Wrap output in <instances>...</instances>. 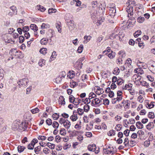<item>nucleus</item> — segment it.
<instances>
[{
    "mask_svg": "<svg viewBox=\"0 0 155 155\" xmlns=\"http://www.w3.org/2000/svg\"><path fill=\"white\" fill-rule=\"evenodd\" d=\"M122 93L121 91H119L117 93V97L112 99V102L113 104L116 103L117 101L119 102L122 99Z\"/></svg>",
    "mask_w": 155,
    "mask_h": 155,
    "instance_id": "f257e3e1",
    "label": "nucleus"
},
{
    "mask_svg": "<svg viewBox=\"0 0 155 155\" xmlns=\"http://www.w3.org/2000/svg\"><path fill=\"white\" fill-rule=\"evenodd\" d=\"M28 80L27 78H24L19 80L18 82L20 87H25L26 86L28 83Z\"/></svg>",
    "mask_w": 155,
    "mask_h": 155,
    "instance_id": "f03ea898",
    "label": "nucleus"
},
{
    "mask_svg": "<svg viewBox=\"0 0 155 155\" xmlns=\"http://www.w3.org/2000/svg\"><path fill=\"white\" fill-rule=\"evenodd\" d=\"M101 100L98 98H96L93 99L91 101V105L93 106L97 107L99 106V104L101 102Z\"/></svg>",
    "mask_w": 155,
    "mask_h": 155,
    "instance_id": "7ed1b4c3",
    "label": "nucleus"
},
{
    "mask_svg": "<svg viewBox=\"0 0 155 155\" xmlns=\"http://www.w3.org/2000/svg\"><path fill=\"white\" fill-rule=\"evenodd\" d=\"M126 11L128 13V16L129 17L133 15V8L131 5H129L127 6L126 8Z\"/></svg>",
    "mask_w": 155,
    "mask_h": 155,
    "instance_id": "20e7f679",
    "label": "nucleus"
},
{
    "mask_svg": "<svg viewBox=\"0 0 155 155\" xmlns=\"http://www.w3.org/2000/svg\"><path fill=\"white\" fill-rule=\"evenodd\" d=\"M97 148L95 144H93L92 145H89L88 147V150L92 151H95L96 153H98L99 152V148H98L97 150H96Z\"/></svg>",
    "mask_w": 155,
    "mask_h": 155,
    "instance_id": "39448f33",
    "label": "nucleus"
},
{
    "mask_svg": "<svg viewBox=\"0 0 155 155\" xmlns=\"http://www.w3.org/2000/svg\"><path fill=\"white\" fill-rule=\"evenodd\" d=\"M20 124V123L18 121H16L14 122L12 124V129L14 130H15L18 129H19L20 130L21 129L19 127H21V125H22V124L21 123L20 124Z\"/></svg>",
    "mask_w": 155,
    "mask_h": 155,
    "instance_id": "423d86ee",
    "label": "nucleus"
},
{
    "mask_svg": "<svg viewBox=\"0 0 155 155\" xmlns=\"http://www.w3.org/2000/svg\"><path fill=\"white\" fill-rule=\"evenodd\" d=\"M141 76L138 75L137 74L134 75L132 77V79L133 80L134 82L136 83V84H139V82H140V80L141 79Z\"/></svg>",
    "mask_w": 155,
    "mask_h": 155,
    "instance_id": "0eeeda50",
    "label": "nucleus"
},
{
    "mask_svg": "<svg viewBox=\"0 0 155 155\" xmlns=\"http://www.w3.org/2000/svg\"><path fill=\"white\" fill-rule=\"evenodd\" d=\"M104 152L105 154H113L114 152V148L112 147H108L107 148L104 149Z\"/></svg>",
    "mask_w": 155,
    "mask_h": 155,
    "instance_id": "6e6552de",
    "label": "nucleus"
},
{
    "mask_svg": "<svg viewBox=\"0 0 155 155\" xmlns=\"http://www.w3.org/2000/svg\"><path fill=\"white\" fill-rule=\"evenodd\" d=\"M124 37V34H122L121 32H119V34L115 35L112 34L110 37V39L111 38H114L116 39H122Z\"/></svg>",
    "mask_w": 155,
    "mask_h": 155,
    "instance_id": "1a4fd4ad",
    "label": "nucleus"
},
{
    "mask_svg": "<svg viewBox=\"0 0 155 155\" xmlns=\"http://www.w3.org/2000/svg\"><path fill=\"white\" fill-rule=\"evenodd\" d=\"M94 90L96 94L99 95L103 94L104 92L102 88H101L98 86L95 87Z\"/></svg>",
    "mask_w": 155,
    "mask_h": 155,
    "instance_id": "9d476101",
    "label": "nucleus"
},
{
    "mask_svg": "<svg viewBox=\"0 0 155 155\" xmlns=\"http://www.w3.org/2000/svg\"><path fill=\"white\" fill-rule=\"evenodd\" d=\"M99 15V13L97 11L94 10L91 15V18L93 20H96L100 16Z\"/></svg>",
    "mask_w": 155,
    "mask_h": 155,
    "instance_id": "9b49d317",
    "label": "nucleus"
},
{
    "mask_svg": "<svg viewBox=\"0 0 155 155\" xmlns=\"http://www.w3.org/2000/svg\"><path fill=\"white\" fill-rule=\"evenodd\" d=\"M67 22L69 29L70 30H73L75 28V25L73 22L71 21H67Z\"/></svg>",
    "mask_w": 155,
    "mask_h": 155,
    "instance_id": "f8f14e48",
    "label": "nucleus"
},
{
    "mask_svg": "<svg viewBox=\"0 0 155 155\" xmlns=\"http://www.w3.org/2000/svg\"><path fill=\"white\" fill-rule=\"evenodd\" d=\"M70 118L71 121L73 122L77 120L78 119L77 111H74L73 112L72 115L70 117Z\"/></svg>",
    "mask_w": 155,
    "mask_h": 155,
    "instance_id": "ddd939ff",
    "label": "nucleus"
},
{
    "mask_svg": "<svg viewBox=\"0 0 155 155\" xmlns=\"http://www.w3.org/2000/svg\"><path fill=\"white\" fill-rule=\"evenodd\" d=\"M96 94L93 92L90 93L89 95V98L87 99V101L90 103L93 99L95 98L96 97Z\"/></svg>",
    "mask_w": 155,
    "mask_h": 155,
    "instance_id": "4468645a",
    "label": "nucleus"
},
{
    "mask_svg": "<svg viewBox=\"0 0 155 155\" xmlns=\"http://www.w3.org/2000/svg\"><path fill=\"white\" fill-rule=\"evenodd\" d=\"M63 125L65 128L68 129L70 128L71 126V123L70 121L68 120H65Z\"/></svg>",
    "mask_w": 155,
    "mask_h": 155,
    "instance_id": "2eb2a0df",
    "label": "nucleus"
},
{
    "mask_svg": "<svg viewBox=\"0 0 155 155\" xmlns=\"http://www.w3.org/2000/svg\"><path fill=\"white\" fill-rule=\"evenodd\" d=\"M134 72L138 74H142L144 73V71L142 69V68L139 67V68H136L134 70Z\"/></svg>",
    "mask_w": 155,
    "mask_h": 155,
    "instance_id": "dca6fc26",
    "label": "nucleus"
},
{
    "mask_svg": "<svg viewBox=\"0 0 155 155\" xmlns=\"http://www.w3.org/2000/svg\"><path fill=\"white\" fill-rule=\"evenodd\" d=\"M116 12V10L115 7H110L109 10V13L111 15L114 16L115 15V14Z\"/></svg>",
    "mask_w": 155,
    "mask_h": 155,
    "instance_id": "f3484780",
    "label": "nucleus"
},
{
    "mask_svg": "<svg viewBox=\"0 0 155 155\" xmlns=\"http://www.w3.org/2000/svg\"><path fill=\"white\" fill-rule=\"evenodd\" d=\"M97 19V26H99L101 25L104 21V17H99Z\"/></svg>",
    "mask_w": 155,
    "mask_h": 155,
    "instance_id": "a211bd4d",
    "label": "nucleus"
},
{
    "mask_svg": "<svg viewBox=\"0 0 155 155\" xmlns=\"http://www.w3.org/2000/svg\"><path fill=\"white\" fill-rule=\"evenodd\" d=\"M75 76L74 72L73 71H70L68 73L67 77L70 79L74 78Z\"/></svg>",
    "mask_w": 155,
    "mask_h": 155,
    "instance_id": "6ab92c4d",
    "label": "nucleus"
},
{
    "mask_svg": "<svg viewBox=\"0 0 155 155\" xmlns=\"http://www.w3.org/2000/svg\"><path fill=\"white\" fill-rule=\"evenodd\" d=\"M36 9L42 12H44L46 10V9L44 7L40 5H38L36 6Z\"/></svg>",
    "mask_w": 155,
    "mask_h": 155,
    "instance_id": "aec40b11",
    "label": "nucleus"
},
{
    "mask_svg": "<svg viewBox=\"0 0 155 155\" xmlns=\"http://www.w3.org/2000/svg\"><path fill=\"white\" fill-rule=\"evenodd\" d=\"M55 26L58 29V31L60 33L61 32V23L59 21L57 22L55 24Z\"/></svg>",
    "mask_w": 155,
    "mask_h": 155,
    "instance_id": "412c9836",
    "label": "nucleus"
},
{
    "mask_svg": "<svg viewBox=\"0 0 155 155\" xmlns=\"http://www.w3.org/2000/svg\"><path fill=\"white\" fill-rule=\"evenodd\" d=\"M140 83L143 86L146 87L147 88H149L150 87L149 84L146 81H140Z\"/></svg>",
    "mask_w": 155,
    "mask_h": 155,
    "instance_id": "4be33fe9",
    "label": "nucleus"
},
{
    "mask_svg": "<svg viewBox=\"0 0 155 155\" xmlns=\"http://www.w3.org/2000/svg\"><path fill=\"white\" fill-rule=\"evenodd\" d=\"M30 28L33 30L34 32L37 31L38 30V28L35 24H31L30 26Z\"/></svg>",
    "mask_w": 155,
    "mask_h": 155,
    "instance_id": "5701e85b",
    "label": "nucleus"
},
{
    "mask_svg": "<svg viewBox=\"0 0 155 155\" xmlns=\"http://www.w3.org/2000/svg\"><path fill=\"white\" fill-rule=\"evenodd\" d=\"M81 122L79 121L77 122L76 124L74 126V128L77 130H80L81 128Z\"/></svg>",
    "mask_w": 155,
    "mask_h": 155,
    "instance_id": "b1692460",
    "label": "nucleus"
},
{
    "mask_svg": "<svg viewBox=\"0 0 155 155\" xmlns=\"http://www.w3.org/2000/svg\"><path fill=\"white\" fill-rule=\"evenodd\" d=\"M127 4L129 5H132V6H136V5L135 2L132 0H128Z\"/></svg>",
    "mask_w": 155,
    "mask_h": 155,
    "instance_id": "393cba45",
    "label": "nucleus"
},
{
    "mask_svg": "<svg viewBox=\"0 0 155 155\" xmlns=\"http://www.w3.org/2000/svg\"><path fill=\"white\" fill-rule=\"evenodd\" d=\"M60 134L63 136H65L67 132L66 130L64 128H61L60 130Z\"/></svg>",
    "mask_w": 155,
    "mask_h": 155,
    "instance_id": "a878e982",
    "label": "nucleus"
},
{
    "mask_svg": "<svg viewBox=\"0 0 155 155\" xmlns=\"http://www.w3.org/2000/svg\"><path fill=\"white\" fill-rule=\"evenodd\" d=\"M49 25L47 23H43L41 26V28L42 29H47L49 28Z\"/></svg>",
    "mask_w": 155,
    "mask_h": 155,
    "instance_id": "bb28decb",
    "label": "nucleus"
},
{
    "mask_svg": "<svg viewBox=\"0 0 155 155\" xmlns=\"http://www.w3.org/2000/svg\"><path fill=\"white\" fill-rule=\"evenodd\" d=\"M129 141L127 138L126 137L124 139V144L125 147H129Z\"/></svg>",
    "mask_w": 155,
    "mask_h": 155,
    "instance_id": "cd10ccee",
    "label": "nucleus"
},
{
    "mask_svg": "<svg viewBox=\"0 0 155 155\" xmlns=\"http://www.w3.org/2000/svg\"><path fill=\"white\" fill-rule=\"evenodd\" d=\"M154 102H151L150 104L147 103L146 106L149 109L152 108L154 106Z\"/></svg>",
    "mask_w": 155,
    "mask_h": 155,
    "instance_id": "c85d7f7f",
    "label": "nucleus"
},
{
    "mask_svg": "<svg viewBox=\"0 0 155 155\" xmlns=\"http://www.w3.org/2000/svg\"><path fill=\"white\" fill-rule=\"evenodd\" d=\"M108 57L110 59H113L115 56V53L113 51H111V53L107 54Z\"/></svg>",
    "mask_w": 155,
    "mask_h": 155,
    "instance_id": "c756f323",
    "label": "nucleus"
},
{
    "mask_svg": "<svg viewBox=\"0 0 155 155\" xmlns=\"http://www.w3.org/2000/svg\"><path fill=\"white\" fill-rule=\"evenodd\" d=\"M78 83L73 81H72L70 82V86L71 87L74 88L75 87L78 86Z\"/></svg>",
    "mask_w": 155,
    "mask_h": 155,
    "instance_id": "7c9ffc66",
    "label": "nucleus"
},
{
    "mask_svg": "<svg viewBox=\"0 0 155 155\" xmlns=\"http://www.w3.org/2000/svg\"><path fill=\"white\" fill-rule=\"evenodd\" d=\"M115 131L113 130H110L107 133V135L109 136H114L115 134Z\"/></svg>",
    "mask_w": 155,
    "mask_h": 155,
    "instance_id": "2f4dec72",
    "label": "nucleus"
},
{
    "mask_svg": "<svg viewBox=\"0 0 155 155\" xmlns=\"http://www.w3.org/2000/svg\"><path fill=\"white\" fill-rule=\"evenodd\" d=\"M146 64L144 62H140L139 61L137 62V65L139 67L142 68L145 66Z\"/></svg>",
    "mask_w": 155,
    "mask_h": 155,
    "instance_id": "473e14b6",
    "label": "nucleus"
},
{
    "mask_svg": "<svg viewBox=\"0 0 155 155\" xmlns=\"http://www.w3.org/2000/svg\"><path fill=\"white\" fill-rule=\"evenodd\" d=\"M57 55L56 52L54 51L52 52V55L50 58V61H52L54 60L56 57Z\"/></svg>",
    "mask_w": 155,
    "mask_h": 155,
    "instance_id": "72a5a7b5",
    "label": "nucleus"
},
{
    "mask_svg": "<svg viewBox=\"0 0 155 155\" xmlns=\"http://www.w3.org/2000/svg\"><path fill=\"white\" fill-rule=\"evenodd\" d=\"M136 125L137 128L139 129H142L143 127V125L141 122L139 121L137 122L136 123Z\"/></svg>",
    "mask_w": 155,
    "mask_h": 155,
    "instance_id": "f704fd0d",
    "label": "nucleus"
},
{
    "mask_svg": "<svg viewBox=\"0 0 155 155\" xmlns=\"http://www.w3.org/2000/svg\"><path fill=\"white\" fill-rule=\"evenodd\" d=\"M119 54L120 55L119 58H124L126 56V54L124 52L122 51H121L119 52Z\"/></svg>",
    "mask_w": 155,
    "mask_h": 155,
    "instance_id": "c9c22d12",
    "label": "nucleus"
},
{
    "mask_svg": "<svg viewBox=\"0 0 155 155\" xmlns=\"http://www.w3.org/2000/svg\"><path fill=\"white\" fill-rule=\"evenodd\" d=\"M76 64L78 68V69H80L82 68L83 63L82 62H81L80 61H77L76 63Z\"/></svg>",
    "mask_w": 155,
    "mask_h": 155,
    "instance_id": "e433bc0d",
    "label": "nucleus"
},
{
    "mask_svg": "<svg viewBox=\"0 0 155 155\" xmlns=\"http://www.w3.org/2000/svg\"><path fill=\"white\" fill-rule=\"evenodd\" d=\"M46 145L51 148V149H53L55 148V145L53 143H48L46 144Z\"/></svg>",
    "mask_w": 155,
    "mask_h": 155,
    "instance_id": "4c0bfd02",
    "label": "nucleus"
},
{
    "mask_svg": "<svg viewBox=\"0 0 155 155\" xmlns=\"http://www.w3.org/2000/svg\"><path fill=\"white\" fill-rule=\"evenodd\" d=\"M137 101L140 102V103H142L144 99L143 96L140 95L137 98Z\"/></svg>",
    "mask_w": 155,
    "mask_h": 155,
    "instance_id": "58836bf2",
    "label": "nucleus"
},
{
    "mask_svg": "<svg viewBox=\"0 0 155 155\" xmlns=\"http://www.w3.org/2000/svg\"><path fill=\"white\" fill-rule=\"evenodd\" d=\"M45 60L41 59H40L39 61L38 64L41 67L43 66L44 65H45Z\"/></svg>",
    "mask_w": 155,
    "mask_h": 155,
    "instance_id": "ea45409f",
    "label": "nucleus"
},
{
    "mask_svg": "<svg viewBox=\"0 0 155 155\" xmlns=\"http://www.w3.org/2000/svg\"><path fill=\"white\" fill-rule=\"evenodd\" d=\"M10 8L12 10L13 13H15L16 15L17 13V10L16 7L15 6H12L10 7Z\"/></svg>",
    "mask_w": 155,
    "mask_h": 155,
    "instance_id": "a19ab883",
    "label": "nucleus"
},
{
    "mask_svg": "<svg viewBox=\"0 0 155 155\" xmlns=\"http://www.w3.org/2000/svg\"><path fill=\"white\" fill-rule=\"evenodd\" d=\"M47 51V49L46 48H42L40 49L39 52L40 53L44 55H45L46 54Z\"/></svg>",
    "mask_w": 155,
    "mask_h": 155,
    "instance_id": "79ce46f5",
    "label": "nucleus"
},
{
    "mask_svg": "<svg viewBox=\"0 0 155 155\" xmlns=\"http://www.w3.org/2000/svg\"><path fill=\"white\" fill-rule=\"evenodd\" d=\"M53 30L51 29H50L48 30L47 33L48 36V38H51L53 37Z\"/></svg>",
    "mask_w": 155,
    "mask_h": 155,
    "instance_id": "37998d69",
    "label": "nucleus"
},
{
    "mask_svg": "<svg viewBox=\"0 0 155 155\" xmlns=\"http://www.w3.org/2000/svg\"><path fill=\"white\" fill-rule=\"evenodd\" d=\"M136 144V142L135 141L130 140L129 141V147H133L135 146Z\"/></svg>",
    "mask_w": 155,
    "mask_h": 155,
    "instance_id": "c03bdc74",
    "label": "nucleus"
},
{
    "mask_svg": "<svg viewBox=\"0 0 155 155\" xmlns=\"http://www.w3.org/2000/svg\"><path fill=\"white\" fill-rule=\"evenodd\" d=\"M52 125V127L55 129H57L59 126V124L56 121H54Z\"/></svg>",
    "mask_w": 155,
    "mask_h": 155,
    "instance_id": "a18cd8bd",
    "label": "nucleus"
},
{
    "mask_svg": "<svg viewBox=\"0 0 155 155\" xmlns=\"http://www.w3.org/2000/svg\"><path fill=\"white\" fill-rule=\"evenodd\" d=\"M41 150V147L40 146H38L35 147L34 149V151L36 154L39 153V152Z\"/></svg>",
    "mask_w": 155,
    "mask_h": 155,
    "instance_id": "49530a36",
    "label": "nucleus"
},
{
    "mask_svg": "<svg viewBox=\"0 0 155 155\" xmlns=\"http://www.w3.org/2000/svg\"><path fill=\"white\" fill-rule=\"evenodd\" d=\"M141 33V31L138 30L136 31L134 34V36L135 38L137 37L139 35H140Z\"/></svg>",
    "mask_w": 155,
    "mask_h": 155,
    "instance_id": "de8ad7c7",
    "label": "nucleus"
},
{
    "mask_svg": "<svg viewBox=\"0 0 155 155\" xmlns=\"http://www.w3.org/2000/svg\"><path fill=\"white\" fill-rule=\"evenodd\" d=\"M76 99L72 95L69 96V101L71 103H73Z\"/></svg>",
    "mask_w": 155,
    "mask_h": 155,
    "instance_id": "09e8293b",
    "label": "nucleus"
},
{
    "mask_svg": "<svg viewBox=\"0 0 155 155\" xmlns=\"http://www.w3.org/2000/svg\"><path fill=\"white\" fill-rule=\"evenodd\" d=\"M147 78L149 81H150L153 82L154 80V78L153 77H152L151 75L148 74H147Z\"/></svg>",
    "mask_w": 155,
    "mask_h": 155,
    "instance_id": "8fccbe9b",
    "label": "nucleus"
},
{
    "mask_svg": "<svg viewBox=\"0 0 155 155\" xmlns=\"http://www.w3.org/2000/svg\"><path fill=\"white\" fill-rule=\"evenodd\" d=\"M43 152L45 154H48L50 152V150L48 148L45 147L43 149Z\"/></svg>",
    "mask_w": 155,
    "mask_h": 155,
    "instance_id": "3c124183",
    "label": "nucleus"
},
{
    "mask_svg": "<svg viewBox=\"0 0 155 155\" xmlns=\"http://www.w3.org/2000/svg\"><path fill=\"white\" fill-rule=\"evenodd\" d=\"M132 85L131 84H129L128 85L126 84L123 87V89L129 90H130V88L132 87Z\"/></svg>",
    "mask_w": 155,
    "mask_h": 155,
    "instance_id": "603ef678",
    "label": "nucleus"
},
{
    "mask_svg": "<svg viewBox=\"0 0 155 155\" xmlns=\"http://www.w3.org/2000/svg\"><path fill=\"white\" fill-rule=\"evenodd\" d=\"M73 3L76 4V5L77 6H80L81 4V2L79 0H73Z\"/></svg>",
    "mask_w": 155,
    "mask_h": 155,
    "instance_id": "864d4df0",
    "label": "nucleus"
},
{
    "mask_svg": "<svg viewBox=\"0 0 155 155\" xmlns=\"http://www.w3.org/2000/svg\"><path fill=\"white\" fill-rule=\"evenodd\" d=\"M145 18L143 17H139L137 19V21L140 23H143L144 20Z\"/></svg>",
    "mask_w": 155,
    "mask_h": 155,
    "instance_id": "5fc2aeb1",
    "label": "nucleus"
},
{
    "mask_svg": "<svg viewBox=\"0 0 155 155\" xmlns=\"http://www.w3.org/2000/svg\"><path fill=\"white\" fill-rule=\"evenodd\" d=\"M84 110L81 108H78L77 109V113H78L79 115H82L84 112Z\"/></svg>",
    "mask_w": 155,
    "mask_h": 155,
    "instance_id": "6e6d98bb",
    "label": "nucleus"
},
{
    "mask_svg": "<svg viewBox=\"0 0 155 155\" xmlns=\"http://www.w3.org/2000/svg\"><path fill=\"white\" fill-rule=\"evenodd\" d=\"M33 142H31V143L29 144L28 146V148L29 149L33 150L34 148V145Z\"/></svg>",
    "mask_w": 155,
    "mask_h": 155,
    "instance_id": "4d7b16f0",
    "label": "nucleus"
},
{
    "mask_svg": "<svg viewBox=\"0 0 155 155\" xmlns=\"http://www.w3.org/2000/svg\"><path fill=\"white\" fill-rule=\"evenodd\" d=\"M25 149V147L24 146H19L18 147V150L20 153L23 151Z\"/></svg>",
    "mask_w": 155,
    "mask_h": 155,
    "instance_id": "13d9d810",
    "label": "nucleus"
},
{
    "mask_svg": "<svg viewBox=\"0 0 155 155\" xmlns=\"http://www.w3.org/2000/svg\"><path fill=\"white\" fill-rule=\"evenodd\" d=\"M56 9L53 8H50L48 10V13L49 14H51L53 13H55L56 12Z\"/></svg>",
    "mask_w": 155,
    "mask_h": 155,
    "instance_id": "bf43d9fd",
    "label": "nucleus"
},
{
    "mask_svg": "<svg viewBox=\"0 0 155 155\" xmlns=\"http://www.w3.org/2000/svg\"><path fill=\"white\" fill-rule=\"evenodd\" d=\"M124 82V81L121 78H119L117 82L118 85H121Z\"/></svg>",
    "mask_w": 155,
    "mask_h": 155,
    "instance_id": "052dcab7",
    "label": "nucleus"
},
{
    "mask_svg": "<svg viewBox=\"0 0 155 155\" xmlns=\"http://www.w3.org/2000/svg\"><path fill=\"white\" fill-rule=\"evenodd\" d=\"M88 77L86 74H84L82 76L81 80L83 81H86L87 80Z\"/></svg>",
    "mask_w": 155,
    "mask_h": 155,
    "instance_id": "680f3d73",
    "label": "nucleus"
},
{
    "mask_svg": "<svg viewBox=\"0 0 155 155\" xmlns=\"http://www.w3.org/2000/svg\"><path fill=\"white\" fill-rule=\"evenodd\" d=\"M83 49V45H81L79 47L77 50V52L79 53H81Z\"/></svg>",
    "mask_w": 155,
    "mask_h": 155,
    "instance_id": "e2e57ef3",
    "label": "nucleus"
},
{
    "mask_svg": "<svg viewBox=\"0 0 155 155\" xmlns=\"http://www.w3.org/2000/svg\"><path fill=\"white\" fill-rule=\"evenodd\" d=\"M130 24L134 25L136 22V20L134 18H132V19H129L128 20Z\"/></svg>",
    "mask_w": 155,
    "mask_h": 155,
    "instance_id": "0e129e2a",
    "label": "nucleus"
},
{
    "mask_svg": "<svg viewBox=\"0 0 155 155\" xmlns=\"http://www.w3.org/2000/svg\"><path fill=\"white\" fill-rule=\"evenodd\" d=\"M29 28L28 26H24L22 28V31L24 32H27L29 30Z\"/></svg>",
    "mask_w": 155,
    "mask_h": 155,
    "instance_id": "69168bd1",
    "label": "nucleus"
},
{
    "mask_svg": "<svg viewBox=\"0 0 155 155\" xmlns=\"http://www.w3.org/2000/svg\"><path fill=\"white\" fill-rule=\"evenodd\" d=\"M84 111L85 112H87L89 110V106L87 104H85L84 107Z\"/></svg>",
    "mask_w": 155,
    "mask_h": 155,
    "instance_id": "338daca9",
    "label": "nucleus"
},
{
    "mask_svg": "<svg viewBox=\"0 0 155 155\" xmlns=\"http://www.w3.org/2000/svg\"><path fill=\"white\" fill-rule=\"evenodd\" d=\"M52 117L54 120H56L59 118V115L57 113H55L53 114Z\"/></svg>",
    "mask_w": 155,
    "mask_h": 155,
    "instance_id": "774afa93",
    "label": "nucleus"
}]
</instances>
